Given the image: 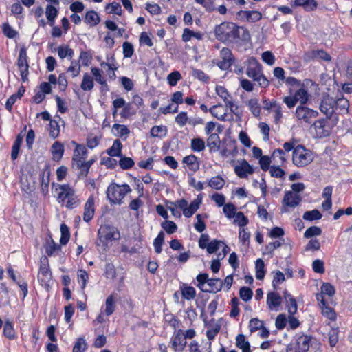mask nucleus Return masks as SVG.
Returning a JSON list of instances; mask_svg holds the SVG:
<instances>
[{
	"instance_id": "nucleus-1",
	"label": "nucleus",
	"mask_w": 352,
	"mask_h": 352,
	"mask_svg": "<svg viewBox=\"0 0 352 352\" xmlns=\"http://www.w3.org/2000/svg\"><path fill=\"white\" fill-rule=\"evenodd\" d=\"M214 34L217 41L227 45L243 47L251 40L249 30L230 21H223L214 28Z\"/></svg>"
},
{
	"instance_id": "nucleus-2",
	"label": "nucleus",
	"mask_w": 352,
	"mask_h": 352,
	"mask_svg": "<svg viewBox=\"0 0 352 352\" xmlns=\"http://www.w3.org/2000/svg\"><path fill=\"white\" fill-rule=\"evenodd\" d=\"M319 108L327 118L331 119L333 114H347L349 102L339 90L335 96H331L329 93H323Z\"/></svg>"
},
{
	"instance_id": "nucleus-3",
	"label": "nucleus",
	"mask_w": 352,
	"mask_h": 352,
	"mask_svg": "<svg viewBox=\"0 0 352 352\" xmlns=\"http://www.w3.org/2000/svg\"><path fill=\"white\" fill-rule=\"evenodd\" d=\"M285 151H292V163L298 168H304L314 160L313 152L302 144H296V140L292 139L283 145Z\"/></svg>"
},
{
	"instance_id": "nucleus-4",
	"label": "nucleus",
	"mask_w": 352,
	"mask_h": 352,
	"mask_svg": "<svg viewBox=\"0 0 352 352\" xmlns=\"http://www.w3.org/2000/svg\"><path fill=\"white\" fill-rule=\"evenodd\" d=\"M74 146L72 157V167L78 170V178L85 179L89 173L90 168L87 162L88 151L85 144H79L74 140L71 142Z\"/></svg>"
},
{
	"instance_id": "nucleus-5",
	"label": "nucleus",
	"mask_w": 352,
	"mask_h": 352,
	"mask_svg": "<svg viewBox=\"0 0 352 352\" xmlns=\"http://www.w3.org/2000/svg\"><path fill=\"white\" fill-rule=\"evenodd\" d=\"M246 75L252 78L261 88H267L270 82L264 75L263 66L254 56H250L244 62Z\"/></svg>"
},
{
	"instance_id": "nucleus-6",
	"label": "nucleus",
	"mask_w": 352,
	"mask_h": 352,
	"mask_svg": "<svg viewBox=\"0 0 352 352\" xmlns=\"http://www.w3.org/2000/svg\"><path fill=\"white\" fill-rule=\"evenodd\" d=\"M170 206H168V209L171 212L173 216L176 217H180L181 213L177 210V208L181 209L183 212V214L186 218L191 217L199 209V206L201 203V198L199 199V197L194 199L188 206V203L185 199H181L176 201H169Z\"/></svg>"
},
{
	"instance_id": "nucleus-7",
	"label": "nucleus",
	"mask_w": 352,
	"mask_h": 352,
	"mask_svg": "<svg viewBox=\"0 0 352 352\" xmlns=\"http://www.w3.org/2000/svg\"><path fill=\"white\" fill-rule=\"evenodd\" d=\"M58 189L60 191L58 193L57 201L59 204L65 206L69 210L74 209L80 206V199L74 188L69 184H59Z\"/></svg>"
},
{
	"instance_id": "nucleus-8",
	"label": "nucleus",
	"mask_w": 352,
	"mask_h": 352,
	"mask_svg": "<svg viewBox=\"0 0 352 352\" xmlns=\"http://www.w3.org/2000/svg\"><path fill=\"white\" fill-rule=\"evenodd\" d=\"M98 245H102L104 250L109 248L112 241L120 239L119 230L111 225L101 226L98 231Z\"/></svg>"
},
{
	"instance_id": "nucleus-9",
	"label": "nucleus",
	"mask_w": 352,
	"mask_h": 352,
	"mask_svg": "<svg viewBox=\"0 0 352 352\" xmlns=\"http://www.w3.org/2000/svg\"><path fill=\"white\" fill-rule=\"evenodd\" d=\"M131 191V189L127 184L119 185L116 183H111L108 186L106 193L107 199L111 204H121L126 195Z\"/></svg>"
},
{
	"instance_id": "nucleus-10",
	"label": "nucleus",
	"mask_w": 352,
	"mask_h": 352,
	"mask_svg": "<svg viewBox=\"0 0 352 352\" xmlns=\"http://www.w3.org/2000/svg\"><path fill=\"white\" fill-rule=\"evenodd\" d=\"M38 280L40 284L46 289L50 287V283L52 279V273L50 270L49 260L46 256L41 258V264L38 273Z\"/></svg>"
},
{
	"instance_id": "nucleus-11",
	"label": "nucleus",
	"mask_w": 352,
	"mask_h": 352,
	"mask_svg": "<svg viewBox=\"0 0 352 352\" xmlns=\"http://www.w3.org/2000/svg\"><path fill=\"white\" fill-rule=\"evenodd\" d=\"M220 60L214 62L221 70H229L235 61V58L230 49L223 47L219 52Z\"/></svg>"
},
{
	"instance_id": "nucleus-12",
	"label": "nucleus",
	"mask_w": 352,
	"mask_h": 352,
	"mask_svg": "<svg viewBox=\"0 0 352 352\" xmlns=\"http://www.w3.org/2000/svg\"><path fill=\"white\" fill-rule=\"evenodd\" d=\"M16 65L22 80L25 82L28 80L30 67L28 61L27 48L25 46H22L19 50Z\"/></svg>"
},
{
	"instance_id": "nucleus-13",
	"label": "nucleus",
	"mask_w": 352,
	"mask_h": 352,
	"mask_svg": "<svg viewBox=\"0 0 352 352\" xmlns=\"http://www.w3.org/2000/svg\"><path fill=\"white\" fill-rule=\"evenodd\" d=\"M295 116L297 120L307 124H311L312 120L318 116L316 110L307 107L305 105H298L296 107Z\"/></svg>"
},
{
	"instance_id": "nucleus-14",
	"label": "nucleus",
	"mask_w": 352,
	"mask_h": 352,
	"mask_svg": "<svg viewBox=\"0 0 352 352\" xmlns=\"http://www.w3.org/2000/svg\"><path fill=\"white\" fill-rule=\"evenodd\" d=\"M328 119L327 117L326 118L319 119L312 124L318 138H325L330 135L331 127Z\"/></svg>"
},
{
	"instance_id": "nucleus-15",
	"label": "nucleus",
	"mask_w": 352,
	"mask_h": 352,
	"mask_svg": "<svg viewBox=\"0 0 352 352\" xmlns=\"http://www.w3.org/2000/svg\"><path fill=\"white\" fill-rule=\"evenodd\" d=\"M170 344L175 352H182L186 346L187 342L184 336V331L179 329L172 336Z\"/></svg>"
},
{
	"instance_id": "nucleus-16",
	"label": "nucleus",
	"mask_w": 352,
	"mask_h": 352,
	"mask_svg": "<svg viewBox=\"0 0 352 352\" xmlns=\"http://www.w3.org/2000/svg\"><path fill=\"white\" fill-rule=\"evenodd\" d=\"M316 298L319 302V305L322 309V315L329 318L331 321H335L337 318L336 313L334 309L328 305L324 296H322V294H316Z\"/></svg>"
},
{
	"instance_id": "nucleus-17",
	"label": "nucleus",
	"mask_w": 352,
	"mask_h": 352,
	"mask_svg": "<svg viewBox=\"0 0 352 352\" xmlns=\"http://www.w3.org/2000/svg\"><path fill=\"white\" fill-rule=\"evenodd\" d=\"M312 336L304 333L296 334L292 343L300 352H307L311 345Z\"/></svg>"
},
{
	"instance_id": "nucleus-18",
	"label": "nucleus",
	"mask_w": 352,
	"mask_h": 352,
	"mask_svg": "<svg viewBox=\"0 0 352 352\" xmlns=\"http://www.w3.org/2000/svg\"><path fill=\"white\" fill-rule=\"evenodd\" d=\"M96 211L95 197L93 195H90L86 201L83 208V221L89 223L94 217Z\"/></svg>"
},
{
	"instance_id": "nucleus-19",
	"label": "nucleus",
	"mask_w": 352,
	"mask_h": 352,
	"mask_svg": "<svg viewBox=\"0 0 352 352\" xmlns=\"http://www.w3.org/2000/svg\"><path fill=\"white\" fill-rule=\"evenodd\" d=\"M234 170L239 178H247L249 175L254 173V168L244 159L239 162V165L234 166Z\"/></svg>"
},
{
	"instance_id": "nucleus-20",
	"label": "nucleus",
	"mask_w": 352,
	"mask_h": 352,
	"mask_svg": "<svg viewBox=\"0 0 352 352\" xmlns=\"http://www.w3.org/2000/svg\"><path fill=\"white\" fill-rule=\"evenodd\" d=\"M51 169L50 165L46 164L39 174L41 188L44 195L48 192L50 182Z\"/></svg>"
},
{
	"instance_id": "nucleus-21",
	"label": "nucleus",
	"mask_w": 352,
	"mask_h": 352,
	"mask_svg": "<svg viewBox=\"0 0 352 352\" xmlns=\"http://www.w3.org/2000/svg\"><path fill=\"white\" fill-rule=\"evenodd\" d=\"M315 58H320V60L329 62L331 60V56L324 50L308 51L305 52L303 55V59L307 62Z\"/></svg>"
},
{
	"instance_id": "nucleus-22",
	"label": "nucleus",
	"mask_w": 352,
	"mask_h": 352,
	"mask_svg": "<svg viewBox=\"0 0 352 352\" xmlns=\"http://www.w3.org/2000/svg\"><path fill=\"white\" fill-rule=\"evenodd\" d=\"M108 62L102 61L100 65L102 67H107V74L110 80H114L116 78L115 72L118 69L116 64V59L114 55H112L110 58H107Z\"/></svg>"
},
{
	"instance_id": "nucleus-23",
	"label": "nucleus",
	"mask_w": 352,
	"mask_h": 352,
	"mask_svg": "<svg viewBox=\"0 0 352 352\" xmlns=\"http://www.w3.org/2000/svg\"><path fill=\"white\" fill-rule=\"evenodd\" d=\"M302 201L301 197L292 191H287L284 195L283 204L285 206L295 208L298 206Z\"/></svg>"
},
{
	"instance_id": "nucleus-24",
	"label": "nucleus",
	"mask_w": 352,
	"mask_h": 352,
	"mask_svg": "<svg viewBox=\"0 0 352 352\" xmlns=\"http://www.w3.org/2000/svg\"><path fill=\"white\" fill-rule=\"evenodd\" d=\"M282 298L279 294L270 292L267 294V305L269 309L272 310L280 306Z\"/></svg>"
},
{
	"instance_id": "nucleus-25",
	"label": "nucleus",
	"mask_w": 352,
	"mask_h": 352,
	"mask_svg": "<svg viewBox=\"0 0 352 352\" xmlns=\"http://www.w3.org/2000/svg\"><path fill=\"white\" fill-rule=\"evenodd\" d=\"M216 92L223 99L227 107L232 109L234 106L232 98L225 87L217 85L216 87Z\"/></svg>"
},
{
	"instance_id": "nucleus-26",
	"label": "nucleus",
	"mask_w": 352,
	"mask_h": 352,
	"mask_svg": "<svg viewBox=\"0 0 352 352\" xmlns=\"http://www.w3.org/2000/svg\"><path fill=\"white\" fill-rule=\"evenodd\" d=\"M182 162L186 164L188 168L192 173H196L199 169L200 163L198 157L195 155L192 154L184 157Z\"/></svg>"
},
{
	"instance_id": "nucleus-27",
	"label": "nucleus",
	"mask_w": 352,
	"mask_h": 352,
	"mask_svg": "<svg viewBox=\"0 0 352 352\" xmlns=\"http://www.w3.org/2000/svg\"><path fill=\"white\" fill-rule=\"evenodd\" d=\"M51 153L52 155V160L56 162H59L63 158L65 153L63 144L58 141H56L52 145Z\"/></svg>"
},
{
	"instance_id": "nucleus-28",
	"label": "nucleus",
	"mask_w": 352,
	"mask_h": 352,
	"mask_svg": "<svg viewBox=\"0 0 352 352\" xmlns=\"http://www.w3.org/2000/svg\"><path fill=\"white\" fill-rule=\"evenodd\" d=\"M123 145L119 139H116L112 146L106 150V153L112 157H119L122 154Z\"/></svg>"
},
{
	"instance_id": "nucleus-29",
	"label": "nucleus",
	"mask_w": 352,
	"mask_h": 352,
	"mask_svg": "<svg viewBox=\"0 0 352 352\" xmlns=\"http://www.w3.org/2000/svg\"><path fill=\"white\" fill-rule=\"evenodd\" d=\"M293 6L302 7L306 12H312L316 10L318 3L316 0H294Z\"/></svg>"
},
{
	"instance_id": "nucleus-30",
	"label": "nucleus",
	"mask_w": 352,
	"mask_h": 352,
	"mask_svg": "<svg viewBox=\"0 0 352 352\" xmlns=\"http://www.w3.org/2000/svg\"><path fill=\"white\" fill-rule=\"evenodd\" d=\"M84 21L90 27H94L99 24L100 22V18L95 10H89L86 12Z\"/></svg>"
},
{
	"instance_id": "nucleus-31",
	"label": "nucleus",
	"mask_w": 352,
	"mask_h": 352,
	"mask_svg": "<svg viewBox=\"0 0 352 352\" xmlns=\"http://www.w3.org/2000/svg\"><path fill=\"white\" fill-rule=\"evenodd\" d=\"M3 336L10 340L16 339L17 336L14 328L13 323L10 320H6L3 324Z\"/></svg>"
},
{
	"instance_id": "nucleus-32",
	"label": "nucleus",
	"mask_w": 352,
	"mask_h": 352,
	"mask_svg": "<svg viewBox=\"0 0 352 352\" xmlns=\"http://www.w3.org/2000/svg\"><path fill=\"white\" fill-rule=\"evenodd\" d=\"M179 288L184 299L191 300L196 297V290L192 286L183 283Z\"/></svg>"
},
{
	"instance_id": "nucleus-33",
	"label": "nucleus",
	"mask_w": 352,
	"mask_h": 352,
	"mask_svg": "<svg viewBox=\"0 0 352 352\" xmlns=\"http://www.w3.org/2000/svg\"><path fill=\"white\" fill-rule=\"evenodd\" d=\"M246 105L254 116L256 118L260 116L261 107L257 98H250L246 102Z\"/></svg>"
},
{
	"instance_id": "nucleus-34",
	"label": "nucleus",
	"mask_w": 352,
	"mask_h": 352,
	"mask_svg": "<svg viewBox=\"0 0 352 352\" xmlns=\"http://www.w3.org/2000/svg\"><path fill=\"white\" fill-rule=\"evenodd\" d=\"M286 153L288 152L285 151L284 148H276L274 150L272 154V158H273L275 162L282 166L285 164L287 162V156L286 155Z\"/></svg>"
},
{
	"instance_id": "nucleus-35",
	"label": "nucleus",
	"mask_w": 352,
	"mask_h": 352,
	"mask_svg": "<svg viewBox=\"0 0 352 352\" xmlns=\"http://www.w3.org/2000/svg\"><path fill=\"white\" fill-rule=\"evenodd\" d=\"M105 308L103 311L107 316H109L116 310V298L113 294L109 295L105 300Z\"/></svg>"
},
{
	"instance_id": "nucleus-36",
	"label": "nucleus",
	"mask_w": 352,
	"mask_h": 352,
	"mask_svg": "<svg viewBox=\"0 0 352 352\" xmlns=\"http://www.w3.org/2000/svg\"><path fill=\"white\" fill-rule=\"evenodd\" d=\"M209 289L206 292L217 293L223 288V280L219 278H209L208 282Z\"/></svg>"
},
{
	"instance_id": "nucleus-37",
	"label": "nucleus",
	"mask_w": 352,
	"mask_h": 352,
	"mask_svg": "<svg viewBox=\"0 0 352 352\" xmlns=\"http://www.w3.org/2000/svg\"><path fill=\"white\" fill-rule=\"evenodd\" d=\"M164 320L166 324L176 330L179 327V318L170 312L164 314Z\"/></svg>"
},
{
	"instance_id": "nucleus-38",
	"label": "nucleus",
	"mask_w": 352,
	"mask_h": 352,
	"mask_svg": "<svg viewBox=\"0 0 352 352\" xmlns=\"http://www.w3.org/2000/svg\"><path fill=\"white\" fill-rule=\"evenodd\" d=\"M45 14L48 20V24L53 26L55 23V19L58 14V10L52 5L46 6Z\"/></svg>"
},
{
	"instance_id": "nucleus-39",
	"label": "nucleus",
	"mask_w": 352,
	"mask_h": 352,
	"mask_svg": "<svg viewBox=\"0 0 352 352\" xmlns=\"http://www.w3.org/2000/svg\"><path fill=\"white\" fill-rule=\"evenodd\" d=\"M296 101L300 102V105H305L309 100V93L304 87H300L294 93Z\"/></svg>"
},
{
	"instance_id": "nucleus-40",
	"label": "nucleus",
	"mask_w": 352,
	"mask_h": 352,
	"mask_svg": "<svg viewBox=\"0 0 352 352\" xmlns=\"http://www.w3.org/2000/svg\"><path fill=\"white\" fill-rule=\"evenodd\" d=\"M243 16H245L248 21L256 22L262 19V14L257 10L241 11Z\"/></svg>"
},
{
	"instance_id": "nucleus-41",
	"label": "nucleus",
	"mask_w": 352,
	"mask_h": 352,
	"mask_svg": "<svg viewBox=\"0 0 352 352\" xmlns=\"http://www.w3.org/2000/svg\"><path fill=\"white\" fill-rule=\"evenodd\" d=\"M255 276L258 280H263L265 275V263L262 258H258L255 262Z\"/></svg>"
},
{
	"instance_id": "nucleus-42",
	"label": "nucleus",
	"mask_w": 352,
	"mask_h": 352,
	"mask_svg": "<svg viewBox=\"0 0 352 352\" xmlns=\"http://www.w3.org/2000/svg\"><path fill=\"white\" fill-rule=\"evenodd\" d=\"M94 87V82L93 78L88 74H83L82 80L80 84V87L83 91H91Z\"/></svg>"
},
{
	"instance_id": "nucleus-43",
	"label": "nucleus",
	"mask_w": 352,
	"mask_h": 352,
	"mask_svg": "<svg viewBox=\"0 0 352 352\" xmlns=\"http://www.w3.org/2000/svg\"><path fill=\"white\" fill-rule=\"evenodd\" d=\"M120 157V160L118 162L120 167L124 170H129L133 168L135 165L134 160L129 157L124 156L122 154Z\"/></svg>"
},
{
	"instance_id": "nucleus-44",
	"label": "nucleus",
	"mask_w": 352,
	"mask_h": 352,
	"mask_svg": "<svg viewBox=\"0 0 352 352\" xmlns=\"http://www.w3.org/2000/svg\"><path fill=\"white\" fill-rule=\"evenodd\" d=\"M49 135L55 139L60 135V126L58 122L56 120H50L48 124Z\"/></svg>"
},
{
	"instance_id": "nucleus-45",
	"label": "nucleus",
	"mask_w": 352,
	"mask_h": 352,
	"mask_svg": "<svg viewBox=\"0 0 352 352\" xmlns=\"http://www.w3.org/2000/svg\"><path fill=\"white\" fill-rule=\"evenodd\" d=\"M322 217V214L320 212L317 210L314 209L309 211H306L304 212L302 215V218L305 221H317L321 219Z\"/></svg>"
},
{
	"instance_id": "nucleus-46",
	"label": "nucleus",
	"mask_w": 352,
	"mask_h": 352,
	"mask_svg": "<svg viewBox=\"0 0 352 352\" xmlns=\"http://www.w3.org/2000/svg\"><path fill=\"white\" fill-rule=\"evenodd\" d=\"M206 148L205 142L200 138H195L191 140L190 148L194 152H201Z\"/></svg>"
},
{
	"instance_id": "nucleus-47",
	"label": "nucleus",
	"mask_w": 352,
	"mask_h": 352,
	"mask_svg": "<svg viewBox=\"0 0 352 352\" xmlns=\"http://www.w3.org/2000/svg\"><path fill=\"white\" fill-rule=\"evenodd\" d=\"M284 296L287 299V297L289 298L288 300V312L290 315H294L297 311V303L295 298L290 295L287 290L284 292Z\"/></svg>"
},
{
	"instance_id": "nucleus-48",
	"label": "nucleus",
	"mask_w": 352,
	"mask_h": 352,
	"mask_svg": "<svg viewBox=\"0 0 352 352\" xmlns=\"http://www.w3.org/2000/svg\"><path fill=\"white\" fill-rule=\"evenodd\" d=\"M87 349V343L85 337H79L76 339L73 346L72 352H85Z\"/></svg>"
},
{
	"instance_id": "nucleus-49",
	"label": "nucleus",
	"mask_w": 352,
	"mask_h": 352,
	"mask_svg": "<svg viewBox=\"0 0 352 352\" xmlns=\"http://www.w3.org/2000/svg\"><path fill=\"white\" fill-rule=\"evenodd\" d=\"M225 185V181L221 176L212 177L208 182V186L215 190H221Z\"/></svg>"
},
{
	"instance_id": "nucleus-50",
	"label": "nucleus",
	"mask_w": 352,
	"mask_h": 352,
	"mask_svg": "<svg viewBox=\"0 0 352 352\" xmlns=\"http://www.w3.org/2000/svg\"><path fill=\"white\" fill-rule=\"evenodd\" d=\"M167 128L165 126H154L151 129L150 134L153 138H162L166 136Z\"/></svg>"
},
{
	"instance_id": "nucleus-51",
	"label": "nucleus",
	"mask_w": 352,
	"mask_h": 352,
	"mask_svg": "<svg viewBox=\"0 0 352 352\" xmlns=\"http://www.w3.org/2000/svg\"><path fill=\"white\" fill-rule=\"evenodd\" d=\"M112 130L116 131V135L119 136L120 138L125 137V139L130 133V130L129 128L124 124H114L112 126Z\"/></svg>"
},
{
	"instance_id": "nucleus-52",
	"label": "nucleus",
	"mask_w": 352,
	"mask_h": 352,
	"mask_svg": "<svg viewBox=\"0 0 352 352\" xmlns=\"http://www.w3.org/2000/svg\"><path fill=\"white\" fill-rule=\"evenodd\" d=\"M77 280L81 289H85L89 280V274L85 270L79 269L77 272Z\"/></svg>"
},
{
	"instance_id": "nucleus-53",
	"label": "nucleus",
	"mask_w": 352,
	"mask_h": 352,
	"mask_svg": "<svg viewBox=\"0 0 352 352\" xmlns=\"http://www.w3.org/2000/svg\"><path fill=\"white\" fill-rule=\"evenodd\" d=\"M191 75L195 78L204 83H208L210 80V76L208 74H206L204 71L199 69L192 68Z\"/></svg>"
},
{
	"instance_id": "nucleus-54",
	"label": "nucleus",
	"mask_w": 352,
	"mask_h": 352,
	"mask_svg": "<svg viewBox=\"0 0 352 352\" xmlns=\"http://www.w3.org/2000/svg\"><path fill=\"white\" fill-rule=\"evenodd\" d=\"M164 233L163 231H160L157 237L153 241V246L155 251L157 254H160L162 251V245L164 243Z\"/></svg>"
},
{
	"instance_id": "nucleus-55",
	"label": "nucleus",
	"mask_w": 352,
	"mask_h": 352,
	"mask_svg": "<svg viewBox=\"0 0 352 352\" xmlns=\"http://www.w3.org/2000/svg\"><path fill=\"white\" fill-rule=\"evenodd\" d=\"M2 32L8 38H14L18 36V32L14 30L8 22L2 24Z\"/></svg>"
},
{
	"instance_id": "nucleus-56",
	"label": "nucleus",
	"mask_w": 352,
	"mask_h": 352,
	"mask_svg": "<svg viewBox=\"0 0 352 352\" xmlns=\"http://www.w3.org/2000/svg\"><path fill=\"white\" fill-rule=\"evenodd\" d=\"M60 232L61 236L60 239V243L61 245H66L70 239L69 229L66 224L62 223L60 225Z\"/></svg>"
},
{
	"instance_id": "nucleus-57",
	"label": "nucleus",
	"mask_w": 352,
	"mask_h": 352,
	"mask_svg": "<svg viewBox=\"0 0 352 352\" xmlns=\"http://www.w3.org/2000/svg\"><path fill=\"white\" fill-rule=\"evenodd\" d=\"M250 232L248 231V228H240L239 230V239L243 245L250 244Z\"/></svg>"
},
{
	"instance_id": "nucleus-58",
	"label": "nucleus",
	"mask_w": 352,
	"mask_h": 352,
	"mask_svg": "<svg viewBox=\"0 0 352 352\" xmlns=\"http://www.w3.org/2000/svg\"><path fill=\"white\" fill-rule=\"evenodd\" d=\"M223 211L225 214V216L230 219L234 218L238 212H236V206L232 203L226 204L223 206Z\"/></svg>"
},
{
	"instance_id": "nucleus-59",
	"label": "nucleus",
	"mask_w": 352,
	"mask_h": 352,
	"mask_svg": "<svg viewBox=\"0 0 352 352\" xmlns=\"http://www.w3.org/2000/svg\"><path fill=\"white\" fill-rule=\"evenodd\" d=\"M161 226L168 234L175 233L177 230L176 223L173 221H168L167 219H165V221L161 223Z\"/></svg>"
},
{
	"instance_id": "nucleus-60",
	"label": "nucleus",
	"mask_w": 352,
	"mask_h": 352,
	"mask_svg": "<svg viewBox=\"0 0 352 352\" xmlns=\"http://www.w3.org/2000/svg\"><path fill=\"white\" fill-rule=\"evenodd\" d=\"M80 68L79 60H72L70 66L67 69V72H70L72 77L75 78L80 74Z\"/></svg>"
},
{
	"instance_id": "nucleus-61",
	"label": "nucleus",
	"mask_w": 352,
	"mask_h": 352,
	"mask_svg": "<svg viewBox=\"0 0 352 352\" xmlns=\"http://www.w3.org/2000/svg\"><path fill=\"white\" fill-rule=\"evenodd\" d=\"M104 275L107 278L109 279L116 278L117 272L113 263H107L105 264Z\"/></svg>"
},
{
	"instance_id": "nucleus-62",
	"label": "nucleus",
	"mask_w": 352,
	"mask_h": 352,
	"mask_svg": "<svg viewBox=\"0 0 352 352\" xmlns=\"http://www.w3.org/2000/svg\"><path fill=\"white\" fill-rule=\"evenodd\" d=\"M285 280V274L279 271L276 270L274 272L273 280H272V287L274 290H276L278 289V285L283 283Z\"/></svg>"
},
{
	"instance_id": "nucleus-63",
	"label": "nucleus",
	"mask_w": 352,
	"mask_h": 352,
	"mask_svg": "<svg viewBox=\"0 0 352 352\" xmlns=\"http://www.w3.org/2000/svg\"><path fill=\"white\" fill-rule=\"evenodd\" d=\"M322 234V229L320 227L314 226L308 228L304 233V237L306 239L320 236Z\"/></svg>"
},
{
	"instance_id": "nucleus-64",
	"label": "nucleus",
	"mask_w": 352,
	"mask_h": 352,
	"mask_svg": "<svg viewBox=\"0 0 352 352\" xmlns=\"http://www.w3.org/2000/svg\"><path fill=\"white\" fill-rule=\"evenodd\" d=\"M234 217V223L240 228H245L249 223L248 218L242 212H238Z\"/></svg>"
}]
</instances>
